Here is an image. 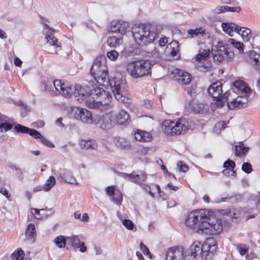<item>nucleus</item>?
<instances>
[{"label":"nucleus","instance_id":"nucleus-33","mask_svg":"<svg viewBox=\"0 0 260 260\" xmlns=\"http://www.w3.org/2000/svg\"><path fill=\"white\" fill-rule=\"evenodd\" d=\"M249 56L251 59V62L254 66H257L259 65L260 62V54L257 53L254 51L251 50L249 52Z\"/></svg>","mask_w":260,"mask_h":260},{"label":"nucleus","instance_id":"nucleus-55","mask_svg":"<svg viewBox=\"0 0 260 260\" xmlns=\"http://www.w3.org/2000/svg\"><path fill=\"white\" fill-rule=\"evenodd\" d=\"M140 249L144 254L150 255L149 249L142 242L140 243Z\"/></svg>","mask_w":260,"mask_h":260},{"label":"nucleus","instance_id":"nucleus-44","mask_svg":"<svg viewBox=\"0 0 260 260\" xmlns=\"http://www.w3.org/2000/svg\"><path fill=\"white\" fill-rule=\"evenodd\" d=\"M204 105L202 103H195L192 105L193 111L197 113H201L204 112Z\"/></svg>","mask_w":260,"mask_h":260},{"label":"nucleus","instance_id":"nucleus-25","mask_svg":"<svg viewBox=\"0 0 260 260\" xmlns=\"http://www.w3.org/2000/svg\"><path fill=\"white\" fill-rule=\"evenodd\" d=\"M11 122V120L9 117L2 114L0 118V132L5 133L10 131L13 127Z\"/></svg>","mask_w":260,"mask_h":260},{"label":"nucleus","instance_id":"nucleus-51","mask_svg":"<svg viewBox=\"0 0 260 260\" xmlns=\"http://www.w3.org/2000/svg\"><path fill=\"white\" fill-rule=\"evenodd\" d=\"M230 93L228 91H226L224 94H222L221 93V96L220 97V100L218 101H217V102H218V104L220 105L221 106H223L224 105V102H226L228 100V97Z\"/></svg>","mask_w":260,"mask_h":260},{"label":"nucleus","instance_id":"nucleus-5","mask_svg":"<svg viewBox=\"0 0 260 260\" xmlns=\"http://www.w3.org/2000/svg\"><path fill=\"white\" fill-rule=\"evenodd\" d=\"M90 73L99 85H108L109 72L105 55H99L95 59L90 69Z\"/></svg>","mask_w":260,"mask_h":260},{"label":"nucleus","instance_id":"nucleus-4","mask_svg":"<svg viewBox=\"0 0 260 260\" xmlns=\"http://www.w3.org/2000/svg\"><path fill=\"white\" fill-rule=\"evenodd\" d=\"M86 101V105L89 108L98 109L102 111L111 107L112 97L109 92L102 88H94Z\"/></svg>","mask_w":260,"mask_h":260},{"label":"nucleus","instance_id":"nucleus-12","mask_svg":"<svg viewBox=\"0 0 260 260\" xmlns=\"http://www.w3.org/2000/svg\"><path fill=\"white\" fill-rule=\"evenodd\" d=\"M45 29H48L46 34V39L47 40V44L54 47V53L58 54L61 56H67L69 55V52H63L61 51V46L58 43V39L54 36L53 34L54 30L51 28L47 24H44Z\"/></svg>","mask_w":260,"mask_h":260},{"label":"nucleus","instance_id":"nucleus-8","mask_svg":"<svg viewBox=\"0 0 260 260\" xmlns=\"http://www.w3.org/2000/svg\"><path fill=\"white\" fill-rule=\"evenodd\" d=\"M189 127V123L184 118L179 119L176 122L170 120H166L162 124L164 132L170 136L183 134Z\"/></svg>","mask_w":260,"mask_h":260},{"label":"nucleus","instance_id":"nucleus-29","mask_svg":"<svg viewBox=\"0 0 260 260\" xmlns=\"http://www.w3.org/2000/svg\"><path fill=\"white\" fill-rule=\"evenodd\" d=\"M25 234L28 239L31 240L32 242L35 241V237L36 236V228L33 223H29L27 225Z\"/></svg>","mask_w":260,"mask_h":260},{"label":"nucleus","instance_id":"nucleus-11","mask_svg":"<svg viewBox=\"0 0 260 260\" xmlns=\"http://www.w3.org/2000/svg\"><path fill=\"white\" fill-rule=\"evenodd\" d=\"M211 53L215 62H220L224 58L226 59L232 58L234 56V52L219 42L217 45L212 47Z\"/></svg>","mask_w":260,"mask_h":260},{"label":"nucleus","instance_id":"nucleus-30","mask_svg":"<svg viewBox=\"0 0 260 260\" xmlns=\"http://www.w3.org/2000/svg\"><path fill=\"white\" fill-rule=\"evenodd\" d=\"M53 242L59 248H64L67 242V237L60 235L56 237L53 240Z\"/></svg>","mask_w":260,"mask_h":260},{"label":"nucleus","instance_id":"nucleus-41","mask_svg":"<svg viewBox=\"0 0 260 260\" xmlns=\"http://www.w3.org/2000/svg\"><path fill=\"white\" fill-rule=\"evenodd\" d=\"M25 254L24 251L21 249H18L16 251H15L11 254V258L13 260H21L24 256Z\"/></svg>","mask_w":260,"mask_h":260},{"label":"nucleus","instance_id":"nucleus-2","mask_svg":"<svg viewBox=\"0 0 260 260\" xmlns=\"http://www.w3.org/2000/svg\"><path fill=\"white\" fill-rule=\"evenodd\" d=\"M132 31L138 44L146 45L155 41L160 32V27L152 24H137L133 26Z\"/></svg>","mask_w":260,"mask_h":260},{"label":"nucleus","instance_id":"nucleus-57","mask_svg":"<svg viewBox=\"0 0 260 260\" xmlns=\"http://www.w3.org/2000/svg\"><path fill=\"white\" fill-rule=\"evenodd\" d=\"M9 167L14 169L16 172L17 174L19 175H22L23 174L21 169L16 165L12 164L10 165Z\"/></svg>","mask_w":260,"mask_h":260},{"label":"nucleus","instance_id":"nucleus-28","mask_svg":"<svg viewBox=\"0 0 260 260\" xmlns=\"http://www.w3.org/2000/svg\"><path fill=\"white\" fill-rule=\"evenodd\" d=\"M80 145L83 149H96L98 148L96 142L93 140H82L80 143Z\"/></svg>","mask_w":260,"mask_h":260},{"label":"nucleus","instance_id":"nucleus-10","mask_svg":"<svg viewBox=\"0 0 260 260\" xmlns=\"http://www.w3.org/2000/svg\"><path fill=\"white\" fill-rule=\"evenodd\" d=\"M221 26L223 30L230 36H233L235 31L242 37L244 41H249L252 37L251 30L249 28L241 27L232 22H223Z\"/></svg>","mask_w":260,"mask_h":260},{"label":"nucleus","instance_id":"nucleus-21","mask_svg":"<svg viewBox=\"0 0 260 260\" xmlns=\"http://www.w3.org/2000/svg\"><path fill=\"white\" fill-rule=\"evenodd\" d=\"M128 25V23L126 22L113 21L108 28V31L112 32H118L122 35L125 33Z\"/></svg>","mask_w":260,"mask_h":260},{"label":"nucleus","instance_id":"nucleus-64","mask_svg":"<svg viewBox=\"0 0 260 260\" xmlns=\"http://www.w3.org/2000/svg\"><path fill=\"white\" fill-rule=\"evenodd\" d=\"M152 54L154 57L158 58L160 57V53L158 52V51L156 49H155L153 51V52H152Z\"/></svg>","mask_w":260,"mask_h":260},{"label":"nucleus","instance_id":"nucleus-62","mask_svg":"<svg viewBox=\"0 0 260 260\" xmlns=\"http://www.w3.org/2000/svg\"><path fill=\"white\" fill-rule=\"evenodd\" d=\"M0 193L5 196L7 198L10 197V195L8 194L7 189L5 187H1L0 188Z\"/></svg>","mask_w":260,"mask_h":260},{"label":"nucleus","instance_id":"nucleus-50","mask_svg":"<svg viewBox=\"0 0 260 260\" xmlns=\"http://www.w3.org/2000/svg\"><path fill=\"white\" fill-rule=\"evenodd\" d=\"M30 136H32L35 139H40L42 135L40 133L35 129L30 128L28 133Z\"/></svg>","mask_w":260,"mask_h":260},{"label":"nucleus","instance_id":"nucleus-6","mask_svg":"<svg viewBox=\"0 0 260 260\" xmlns=\"http://www.w3.org/2000/svg\"><path fill=\"white\" fill-rule=\"evenodd\" d=\"M216 250V244L207 242L202 244L199 241H195L190 246L189 252L186 256H190L191 259H193L199 255L203 259L210 260L213 256L214 252Z\"/></svg>","mask_w":260,"mask_h":260},{"label":"nucleus","instance_id":"nucleus-35","mask_svg":"<svg viewBox=\"0 0 260 260\" xmlns=\"http://www.w3.org/2000/svg\"><path fill=\"white\" fill-rule=\"evenodd\" d=\"M45 210L48 211L49 212V214H50V215L53 214L55 211L54 209H53V208H50V209H42L41 210L36 209V208H31V213L33 215H35V214L37 215V216H34L35 218H37L38 219H39L42 218L40 216V211H44Z\"/></svg>","mask_w":260,"mask_h":260},{"label":"nucleus","instance_id":"nucleus-18","mask_svg":"<svg viewBox=\"0 0 260 260\" xmlns=\"http://www.w3.org/2000/svg\"><path fill=\"white\" fill-rule=\"evenodd\" d=\"M57 179L59 181H63L66 183L77 185L78 184L76 179L73 173L68 170L63 169L57 173Z\"/></svg>","mask_w":260,"mask_h":260},{"label":"nucleus","instance_id":"nucleus-63","mask_svg":"<svg viewBox=\"0 0 260 260\" xmlns=\"http://www.w3.org/2000/svg\"><path fill=\"white\" fill-rule=\"evenodd\" d=\"M22 63V61L18 57H16L14 59V64L16 66L21 67Z\"/></svg>","mask_w":260,"mask_h":260},{"label":"nucleus","instance_id":"nucleus-59","mask_svg":"<svg viewBox=\"0 0 260 260\" xmlns=\"http://www.w3.org/2000/svg\"><path fill=\"white\" fill-rule=\"evenodd\" d=\"M142 141L148 142L151 140V136L149 133L143 131Z\"/></svg>","mask_w":260,"mask_h":260},{"label":"nucleus","instance_id":"nucleus-38","mask_svg":"<svg viewBox=\"0 0 260 260\" xmlns=\"http://www.w3.org/2000/svg\"><path fill=\"white\" fill-rule=\"evenodd\" d=\"M210 51L209 49L203 50L200 51L196 56V58L198 61H201L206 60L209 56Z\"/></svg>","mask_w":260,"mask_h":260},{"label":"nucleus","instance_id":"nucleus-53","mask_svg":"<svg viewBox=\"0 0 260 260\" xmlns=\"http://www.w3.org/2000/svg\"><path fill=\"white\" fill-rule=\"evenodd\" d=\"M235 167V163L232 160L228 159L223 164V167L226 169H234Z\"/></svg>","mask_w":260,"mask_h":260},{"label":"nucleus","instance_id":"nucleus-32","mask_svg":"<svg viewBox=\"0 0 260 260\" xmlns=\"http://www.w3.org/2000/svg\"><path fill=\"white\" fill-rule=\"evenodd\" d=\"M121 42V39L115 36L109 37L107 41L108 45L113 48H116L119 46Z\"/></svg>","mask_w":260,"mask_h":260},{"label":"nucleus","instance_id":"nucleus-16","mask_svg":"<svg viewBox=\"0 0 260 260\" xmlns=\"http://www.w3.org/2000/svg\"><path fill=\"white\" fill-rule=\"evenodd\" d=\"M184 250L182 247H177L169 249L166 254V260H184Z\"/></svg>","mask_w":260,"mask_h":260},{"label":"nucleus","instance_id":"nucleus-36","mask_svg":"<svg viewBox=\"0 0 260 260\" xmlns=\"http://www.w3.org/2000/svg\"><path fill=\"white\" fill-rule=\"evenodd\" d=\"M228 42V43L232 44L234 47L237 48L239 50V53L243 52L244 45L242 43L237 41L234 39H230Z\"/></svg>","mask_w":260,"mask_h":260},{"label":"nucleus","instance_id":"nucleus-61","mask_svg":"<svg viewBox=\"0 0 260 260\" xmlns=\"http://www.w3.org/2000/svg\"><path fill=\"white\" fill-rule=\"evenodd\" d=\"M168 42V39L166 37L161 38L159 42V45L160 46H164Z\"/></svg>","mask_w":260,"mask_h":260},{"label":"nucleus","instance_id":"nucleus-46","mask_svg":"<svg viewBox=\"0 0 260 260\" xmlns=\"http://www.w3.org/2000/svg\"><path fill=\"white\" fill-rule=\"evenodd\" d=\"M122 223L128 230H133L135 227L134 223L129 219H122Z\"/></svg>","mask_w":260,"mask_h":260},{"label":"nucleus","instance_id":"nucleus-49","mask_svg":"<svg viewBox=\"0 0 260 260\" xmlns=\"http://www.w3.org/2000/svg\"><path fill=\"white\" fill-rule=\"evenodd\" d=\"M177 166L179 171L180 172L185 173L188 170V166L186 165L183 164V161H179L177 162Z\"/></svg>","mask_w":260,"mask_h":260},{"label":"nucleus","instance_id":"nucleus-47","mask_svg":"<svg viewBox=\"0 0 260 260\" xmlns=\"http://www.w3.org/2000/svg\"><path fill=\"white\" fill-rule=\"evenodd\" d=\"M119 55V53L115 50H111L107 53V57L111 60H115Z\"/></svg>","mask_w":260,"mask_h":260},{"label":"nucleus","instance_id":"nucleus-37","mask_svg":"<svg viewBox=\"0 0 260 260\" xmlns=\"http://www.w3.org/2000/svg\"><path fill=\"white\" fill-rule=\"evenodd\" d=\"M249 149V147L244 146L243 143H240L239 146H235V155L240 156L242 153L245 154Z\"/></svg>","mask_w":260,"mask_h":260},{"label":"nucleus","instance_id":"nucleus-24","mask_svg":"<svg viewBox=\"0 0 260 260\" xmlns=\"http://www.w3.org/2000/svg\"><path fill=\"white\" fill-rule=\"evenodd\" d=\"M234 86L237 89L238 91L240 92L243 95L242 96H248V94L251 92L250 87L243 81L237 80L233 83Z\"/></svg>","mask_w":260,"mask_h":260},{"label":"nucleus","instance_id":"nucleus-13","mask_svg":"<svg viewBox=\"0 0 260 260\" xmlns=\"http://www.w3.org/2000/svg\"><path fill=\"white\" fill-rule=\"evenodd\" d=\"M122 177L125 178H128L131 181L141 185L146 191L148 192L151 197H154V193L151 191L150 186L143 184L147 178V175L144 172H141L140 174H135L134 173L131 174L123 173Z\"/></svg>","mask_w":260,"mask_h":260},{"label":"nucleus","instance_id":"nucleus-27","mask_svg":"<svg viewBox=\"0 0 260 260\" xmlns=\"http://www.w3.org/2000/svg\"><path fill=\"white\" fill-rule=\"evenodd\" d=\"M41 89L43 92H49L51 95H56V92L52 89V84L50 82L45 80L42 81L40 83Z\"/></svg>","mask_w":260,"mask_h":260},{"label":"nucleus","instance_id":"nucleus-9","mask_svg":"<svg viewBox=\"0 0 260 260\" xmlns=\"http://www.w3.org/2000/svg\"><path fill=\"white\" fill-rule=\"evenodd\" d=\"M109 84L108 85H102L105 88L110 87L115 98L119 101L123 103L128 102L127 92L126 90V85L124 80L119 78H114L112 79H108Z\"/></svg>","mask_w":260,"mask_h":260},{"label":"nucleus","instance_id":"nucleus-48","mask_svg":"<svg viewBox=\"0 0 260 260\" xmlns=\"http://www.w3.org/2000/svg\"><path fill=\"white\" fill-rule=\"evenodd\" d=\"M117 190L115 186H108L105 189L106 193L109 196L110 198H112V196L115 194Z\"/></svg>","mask_w":260,"mask_h":260},{"label":"nucleus","instance_id":"nucleus-45","mask_svg":"<svg viewBox=\"0 0 260 260\" xmlns=\"http://www.w3.org/2000/svg\"><path fill=\"white\" fill-rule=\"evenodd\" d=\"M237 247L241 255H245L249 249L248 246L242 244H238Z\"/></svg>","mask_w":260,"mask_h":260},{"label":"nucleus","instance_id":"nucleus-60","mask_svg":"<svg viewBox=\"0 0 260 260\" xmlns=\"http://www.w3.org/2000/svg\"><path fill=\"white\" fill-rule=\"evenodd\" d=\"M241 11L239 7H231L228 6V12H239Z\"/></svg>","mask_w":260,"mask_h":260},{"label":"nucleus","instance_id":"nucleus-31","mask_svg":"<svg viewBox=\"0 0 260 260\" xmlns=\"http://www.w3.org/2000/svg\"><path fill=\"white\" fill-rule=\"evenodd\" d=\"M222 213L223 215H226L233 219H236L240 215L239 210L235 208H232L229 210H223Z\"/></svg>","mask_w":260,"mask_h":260},{"label":"nucleus","instance_id":"nucleus-17","mask_svg":"<svg viewBox=\"0 0 260 260\" xmlns=\"http://www.w3.org/2000/svg\"><path fill=\"white\" fill-rule=\"evenodd\" d=\"M113 117V112L106 113L100 118L98 123L103 129H110L112 126L115 125V121Z\"/></svg>","mask_w":260,"mask_h":260},{"label":"nucleus","instance_id":"nucleus-19","mask_svg":"<svg viewBox=\"0 0 260 260\" xmlns=\"http://www.w3.org/2000/svg\"><path fill=\"white\" fill-rule=\"evenodd\" d=\"M173 74H174V78L180 84L188 85L191 80V75L184 71L176 69L173 71Z\"/></svg>","mask_w":260,"mask_h":260},{"label":"nucleus","instance_id":"nucleus-39","mask_svg":"<svg viewBox=\"0 0 260 260\" xmlns=\"http://www.w3.org/2000/svg\"><path fill=\"white\" fill-rule=\"evenodd\" d=\"M112 201L116 205H120L122 201V195L119 190L117 189L114 196L111 198Z\"/></svg>","mask_w":260,"mask_h":260},{"label":"nucleus","instance_id":"nucleus-22","mask_svg":"<svg viewBox=\"0 0 260 260\" xmlns=\"http://www.w3.org/2000/svg\"><path fill=\"white\" fill-rule=\"evenodd\" d=\"M209 94L212 97L214 101H217L220 100V97L222 93L221 83L219 82L213 83L208 89Z\"/></svg>","mask_w":260,"mask_h":260},{"label":"nucleus","instance_id":"nucleus-58","mask_svg":"<svg viewBox=\"0 0 260 260\" xmlns=\"http://www.w3.org/2000/svg\"><path fill=\"white\" fill-rule=\"evenodd\" d=\"M216 12L217 13L228 12V6H218L216 8Z\"/></svg>","mask_w":260,"mask_h":260},{"label":"nucleus","instance_id":"nucleus-54","mask_svg":"<svg viewBox=\"0 0 260 260\" xmlns=\"http://www.w3.org/2000/svg\"><path fill=\"white\" fill-rule=\"evenodd\" d=\"M40 139L42 143L45 145V146L50 148L54 147V145L53 143H52L50 141L45 138L43 136H42Z\"/></svg>","mask_w":260,"mask_h":260},{"label":"nucleus","instance_id":"nucleus-23","mask_svg":"<svg viewBox=\"0 0 260 260\" xmlns=\"http://www.w3.org/2000/svg\"><path fill=\"white\" fill-rule=\"evenodd\" d=\"M67 244L75 248H79L81 252H84L87 250L84 242H82L78 236L72 235L67 236Z\"/></svg>","mask_w":260,"mask_h":260},{"label":"nucleus","instance_id":"nucleus-3","mask_svg":"<svg viewBox=\"0 0 260 260\" xmlns=\"http://www.w3.org/2000/svg\"><path fill=\"white\" fill-rule=\"evenodd\" d=\"M211 215L207 209L196 210L190 212L185 221L186 226L198 233H202L209 225Z\"/></svg>","mask_w":260,"mask_h":260},{"label":"nucleus","instance_id":"nucleus-52","mask_svg":"<svg viewBox=\"0 0 260 260\" xmlns=\"http://www.w3.org/2000/svg\"><path fill=\"white\" fill-rule=\"evenodd\" d=\"M242 170L245 173L249 174L252 172L251 166L248 162H244L242 166Z\"/></svg>","mask_w":260,"mask_h":260},{"label":"nucleus","instance_id":"nucleus-34","mask_svg":"<svg viewBox=\"0 0 260 260\" xmlns=\"http://www.w3.org/2000/svg\"><path fill=\"white\" fill-rule=\"evenodd\" d=\"M55 183L56 180L55 178L52 176H50L49 178L46 180L45 183L43 185L44 191H49L55 184Z\"/></svg>","mask_w":260,"mask_h":260},{"label":"nucleus","instance_id":"nucleus-15","mask_svg":"<svg viewBox=\"0 0 260 260\" xmlns=\"http://www.w3.org/2000/svg\"><path fill=\"white\" fill-rule=\"evenodd\" d=\"M75 112V117L76 119L80 120L87 123H92L91 113L83 108L75 107L73 109Z\"/></svg>","mask_w":260,"mask_h":260},{"label":"nucleus","instance_id":"nucleus-40","mask_svg":"<svg viewBox=\"0 0 260 260\" xmlns=\"http://www.w3.org/2000/svg\"><path fill=\"white\" fill-rule=\"evenodd\" d=\"M116 144L121 148H127L129 146V142L124 138L118 137L116 139Z\"/></svg>","mask_w":260,"mask_h":260},{"label":"nucleus","instance_id":"nucleus-43","mask_svg":"<svg viewBox=\"0 0 260 260\" xmlns=\"http://www.w3.org/2000/svg\"><path fill=\"white\" fill-rule=\"evenodd\" d=\"M205 30L202 27L196 28L194 29H190L188 30V34L190 36L191 38H194L197 36L199 34H204Z\"/></svg>","mask_w":260,"mask_h":260},{"label":"nucleus","instance_id":"nucleus-1","mask_svg":"<svg viewBox=\"0 0 260 260\" xmlns=\"http://www.w3.org/2000/svg\"><path fill=\"white\" fill-rule=\"evenodd\" d=\"M53 86L56 91L66 98H70L74 93L75 99L79 102H82L96 88L92 84L89 82L88 85H80L77 84L73 86L68 82H62L55 80Z\"/></svg>","mask_w":260,"mask_h":260},{"label":"nucleus","instance_id":"nucleus-56","mask_svg":"<svg viewBox=\"0 0 260 260\" xmlns=\"http://www.w3.org/2000/svg\"><path fill=\"white\" fill-rule=\"evenodd\" d=\"M143 131L138 130L134 134L135 139L139 141H142L143 138Z\"/></svg>","mask_w":260,"mask_h":260},{"label":"nucleus","instance_id":"nucleus-14","mask_svg":"<svg viewBox=\"0 0 260 260\" xmlns=\"http://www.w3.org/2000/svg\"><path fill=\"white\" fill-rule=\"evenodd\" d=\"M212 218L213 216L211 215V217L209 220V225L207 226L204 233L210 235L219 234L223 230L222 221L220 219L212 220Z\"/></svg>","mask_w":260,"mask_h":260},{"label":"nucleus","instance_id":"nucleus-26","mask_svg":"<svg viewBox=\"0 0 260 260\" xmlns=\"http://www.w3.org/2000/svg\"><path fill=\"white\" fill-rule=\"evenodd\" d=\"M115 124H125L128 122L129 115L124 110L120 111L118 113H113Z\"/></svg>","mask_w":260,"mask_h":260},{"label":"nucleus","instance_id":"nucleus-7","mask_svg":"<svg viewBox=\"0 0 260 260\" xmlns=\"http://www.w3.org/2000/svg\"><path fill=\"white\" fill-rule=\"evenodd\" d=\"M151 67L149 60L139 59L128 63L127 71L134 78L137 79L151 75Z\"/></svg>","mask_w":260,"mask_h":260},{"label":"nucleus","instance_id":"nucleus-42","mask_svg":"<svg viewBox=\"0 0 260 260\" xmlns=\"http://www.w3.org/2000/svg\"><path fill=\"white\" fill-rule=\"evenodd\" d=\"M29 129V128L19 124H16L14 126V129L16 132L22 134H28Z\"/></svg>","mask_w":260,"mask_h":260},{"label":"nucleus","instance_id":"nucleus-20","mask_svg":"<svg viewBox=\"0 0 260 260\" xmlns=\"http://www.w3.org/2000/svg\"><path fill=\"white\" fill-rule=\"evenodd\" d=\"M248 101V96H239L231 102L227 103L228 108L231 110L236 108H242L247 106Z\"/></svg>","mask_w":260,"mask_h":260}]
</instances>
